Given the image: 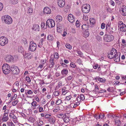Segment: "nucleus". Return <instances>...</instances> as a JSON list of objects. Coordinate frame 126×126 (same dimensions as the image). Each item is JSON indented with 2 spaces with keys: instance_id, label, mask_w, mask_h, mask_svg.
Instances as JSON below:
<instances>
[{
  "instance_id": "nucleus-31",
  "label": "nucleus",
  "mask_w": 126,
  "mask_h": 126,
  "mask_svg": "<svg viewBox=\"0 0 126 126\" xmlns=\"http://www.w3.org/2000/svg\"><path fill=\"white\" fill-rule=\"evenodd\" d=\"M47 39L49 40H52L53 39V36L51 35H48L47 37Z\"/></svg>"
},
{
  "instance_id": "nucleus-35",
  "label": "nucleus",
  "mask_w": 126,
  "mask_h": 126,
  "mask_svg": "<svg viewBox=\"0 0 126 126\" xmlns=\"http://www.w3.org/2000/svg\"><path fill=\"white\" fill-rule=\"evenodd\" d=\"M65 46L66 48L70 49H71L72 48V47L68 43L66 44L65 45Z\"/></svg>"
},
{
  "instance_id": "nucleus-55",
  "label": "nucleus",
  "mask_w": 126,
  "mask_h": 126,
  "mask_svg": "<svg viewBox=\"0 0 126 126\" xmlns=\"http://www.w3.org/2000/svg\"><path fill=\"white\" fill-rule=\"evenodd\" d=\"M26 79L27 81L28 82H30L31 81L30 78L29 77H26Z\"/></svg>"
},
{
  "instance_id": "nucleus-12",
  "label": "nucleus",
  "mask_w": 126,
  "mask_h": 126,
  "mask_svg": "<svg viewBox=\"0 0 126 126\" xmlns=\"http://www.w3.org/2000/svg\"><path fill=\"white\" fill-rule=\"evenodd\" d=\"M58 3L59 6L61 7H63L65 4L64 0H58Z\"/></svg>"
},
{
  "instance_id": "nucleus-17",
  "label": "nucleus",
  "mask_w": 126,
  "mask_h": 126,
  "mask_svg": "<svg viewBox=\"0 0 126 126\" xmlns=\"http://www.w3.org/2000/svg\"><path fill=\"white\" fill-rule=\"evenodd\" d=\"M1 19L2 20V21H3L5 22L6 24H7L8 23V15H5L2 16Z\"/></svg>"
},
{
  "instance_id": "nucleus-37",
  "label": "nucleus",
  "mask_w": 126,
  "mask_h": 126,
  "mask_svg": "<svg viewBox=\"0 0 126 126\" xmlns=\"http://www.w3.org/2000/svg\"><path fill=\"white\" fill-rule=\"evenodd\" d=\"M96 39L98 41H101L102 40L101 37L98 35L96 36Z\"/></svg>"
},
{
  "instance_id": "nucleus-25",
  "label": "nucleus",
  "mask_w": 126,
  "mask_h": 126,
  "mask_svg": "<svg viewBox=\"0 0 126 126\" xmlns=\"http://www.w3.org/2000/svg\"><path fill=\"white\" fill-rule=\"evenodd\" d=\"M56 20L58 22L61 21L62 20V16L59 15H58L56 17Z\"/></svg>"
},
{
  "instance_id": "nucleus-9",
  "label": "nucleus",
  "mask_w": 126,
  "mask_h": 126,
  "mask_svg": "<svg viewBox=\"0 0 126 126\" xmlns=\"http://www.w3.org/2000/svg\"><path fill=\"white\" fill-rule=\"evenodd\" d=\"M120 53L118 52L117 54L114 56L112 59H113L115 61L118 62L120 61Z\"/></svg>"
},
{
  "instance_id": "nucleus-60",
  "label": "nucleus",
  "mask_w": 126,
  "mask_h": 126,
  "mask_svg": "<svg viewBox=\"0 0 126 126\" xmlns=\"http://www.w3.org/2000/svg\"><path fill=\"white\" fill-rule=\"evenodd\" d=\"M73 78V76L72 75H71V76H68L67 77V79L68 80H71L72 79V78Z\"/></svg>"
},
{
  "instance_id": "nucleus-8",
  "label": "nucleus",
  "mask_w": 126,
  "mask_h": 126,
  "mask_svg": "<svg viewBox=\"0 0 126 126\" xmlns=\"http://www.w3.org/2000/svg\"><path fill=\"white\" fill-rule=\"evenodd\" d=\"M2 69L3 73L5 74H8V64L7 63H4L3 65Z\"/></svg>"
},
{
  "instance_id": "nucleus-53",
  "label": "nucleus",
  "mask_w": 126,
  "mask_h": 126,
  "mask_svg": "<svg viewBox=\"0 0 126 126\" xmlns=\"http://www.w3.org/2000/svg\"><path fill=\"white\" fill-rule=\"evenodd\" d=\"M9 116L11 118L15 119L16 116H15L13 113H10L9 114Z\"/></svg>"
},
{
  "instance_id": "nucleus-4",
  "label": "nucleus",
  "mask_w": 126,
  "mask_h": 126,
  "mask_svg": "<svg viewBox=\"0 0 126 126\" xmlns=\"http://www.w3.org/2000/svg\"><path fill=\"white\" fill-rule=\"evenodd\" d=\"M46 25L48 28H52L55 26V21L52 19H49L47 21Z\"/></svg>"
},
{
  "instance_id": "nucleus-45",
  "label": "nucleus",
  "mask_w": 126,
  "mask_h": 126,
  "mask_svg": "<svg viewBox=\"0 0 126 126\" xmlns=\"http://www.w3.org/2000/svg\"><path fill=\"white\" fill-rule=\"evenodd\" d=\"M111 27V26L110 23H108L106 25V29H108V28H109Z\"/></svg>"
},
{
  "instance_id": "nucleus-41",
  "label": "nucleus",
  "mask_w": 126,
  "mask_h": 126,
  "mask_svg": "<svg viewBox=\"0 0 126 126\" xmlns=\"http://www.w3.org/2000/svg\"><path fill=\"white\" fill-rule=\"evenodd\" d=\"M115 123L116 125L117 126H121V123L119 121H115Z\"/></svg>"
},
{
  "instance_id": "nucleus-64",
  "label": "nucleus",
  "mask_w": 126,
  "mask_h": 126,
  "mask_svg": "<svg viewBox=\"0 0 126 126\" xmlns=\"http://www.w3.org/2000/svg\"><path fill=\"white\" fill-rule=\"evenodd\" d=\"M101 28L102 29H104L105 27V24L104 23H102L101 24Z\"/></svg>"
},
{
  "instance_id": "nucleus-38",
  "label": "nucleus",
  "mask_w": 126,
  "mask_h": 126,
  "mask_svg": "<svg viewBox=\"0 0 126 126\" xmlns=\"http://www.w3.org/2000/svg\"><path fill=\"white\" fill-rule=\"evenodd\" d=\"M13 22V20L11 17L8 16V24H11Z\"/></svg>"
},
{
  "instance_id": "nucleus-48",
  "label": "nucleus",
  "mask_w": 126,
  "mask_h": 126,
  "mask_svg": "<svg viewBox=\"0 0 126 126\" xmlns=\"http://www.w3.org/2000/svg\"><path fill=\"white\" fill-rule=\"evenodd\" d=\"M51 115L50 113H46L45 115V117L46 118H48L51 116Z\"/></svg>"
},
{
  "instance_id": "nucleus-46",
  "label": "nucleus",
  "mask_w": 126,
  "mask_h": 126,
  "mask_svg": "<svg viewBox=\"0 0 126 126\" xmlns=\"http://www.w3.org/2000/svg\"><path fill=\"white\" fill-rule=\"evenodd\" d=\"M123 46L124 47L126 46V41L124 39H123L122 41Z\"/></svg>"
},
{
  "instance_id": "nucleus-20",
  "label": "nucleus",
  "mask_w": 126,
  "mask_h": 126,
  "mask_svg": "<svg viewBox=\"0 0 126 126\" xmlns=\"http://www.w3.org/2000/svg\"><path fill=\"white\" fill-rule=\"evenodd\" d=\"M68 72L67 69H64L62 71L61 73L63 75L66 76Z\"/></svg>"
},
{
  "instance_id": "nucleus-42",
  "label": "nucleus",
  "mask_w": 126,
  "mask_h": 126,
  "mask_svg": "<svg viewBox=\"0 0 126 126\" xmlns=\"http://www.w3.org/2000/svg\"><path fill=\"white\" fill-rule=\"evenodd\" d=\"M60 110V107L58 106L56 107L55 109L53 110L54 112H57V111Z\"/></svg>"
},
{
  "instance_id": "nucleus-49",
  "label": "nucleus",
  "mask_w": 126,
  "mask_h": 126,
  "mask_svg": "<svg viewBox=\"0 0 126 126\" xmlns=\"http://www.w3.org/2000/svg\"><path fill=\"white\" fill-rule=\"evenodd\" d=\"M59 92L58 91H56L54 92L53 93V94L55 96H58L59 94Z\"/></svg>"
},
{
  "instance_id": "nucleus-21",
  "label": "nucleus",
  "mask_w": 126,
  "mask_h": 126,
  "mask_svg": "<svg viewBox=\"0 0 126 126\" xmlns=\"http://www.w3.org/2000/svg\"><path fill=\"white\" fill-rule=\"evenodd\" d=\"M22 44L25 47H26L27 46V39L26 38H23L22 39Z\"/></svg>"
},
{
  "instance_id": "nucleus-39",
  "label": "nucleus",
  "mask_w": 126,
  "mask_h": 126,
  "mask_svg": "<svg viewBox=\"0 0 126 126\" xmlns=\"http://www.w3.org/2000/svg\"><path fill=\"white\" fill-rule=\"evenodd\" d=\"M54 57L55 59H58L59 58L58 53L56 52L54 53Z\"/></svg>"
},
{
  "instance_id": "nucleus-24",
  "label": "nucleus",
  "mask_w": 126,
  "mask_h": 126,
  "mask_svg": "<svg viewBox=\"0 0 126 126\" xmlns=\"http://www.w3.org/2000/svg\"><path fill=\"white\" fill-rule=\"evenodd\" d=\"M15 66L14 65L11 66H9V69H8V74L10 73L11 72L12 73L13 71H14V68Z\"/></svg>"
},
{
  "instance_id": "nucleus-3",
  "label": "nucleus",
  "mask_w": 126,
  "mask_h": 126,
  "mask_svg": "<svg viewBox=\"0 0 126 126\" xmlns=\"http://www.w3.org/2000/svg\"><path fill=\"white\" fill-rule=\"evenodd\" d=\"M90 6L88 4H85L83 5L82 8V11L85 13H88L90 11Z\"/></svg>"
},
{
  "instance_id": "nucleus-32",
  "label": "nucleus",
  "mask_w": 126,
  "mask_h": 126,
  "mask_svg": "<svg viewBox=\"0 0 126 126\" xmlns=\"http://www.w3.org/2000/svg\"><path fill=\"white\" fill-rule=\"evenodd\" d=\"M90 22L91 24L92 25L94 24L95 22V19L93 18H91L90 19Z\"/></svg>"
},
{
  "instance_id": "nucleus-10",
  "label": "nucleus",
  "mask_w": 126,
  "mask_h": 126,
  "mask_svg": "<svg viewBox=\"0 0 126 126\" xmlns=\"http://www.w3.org/2000/svg\"><path fill=\"white\" fill-rule=\"evenodd\" d=\"M68 19L70 22L71 23L74 22L75 20L74 16L71 14H69L68 15Z\"/></svg>"
},
{
  "instance_id": "nucleus-30",
  "label": "nucleus",
  "mask_w": 126,
  "mask_h": 126,
  "mask_svg": "<svg viewBox=\"0 0 126 126\" xmlns=\"http://www.w3.org/2000/svg\"><path fill=\"white\" fill-rule=\"evenodd\" d=\"M49 121L51 123H53L55 122V120L54 118L51 117L49 118Z\"/></svg>"
},
{
  "instance_id": "nucleus-18",
  "label": "nucleus",
  "mask_w": 126,
  "mask_h": 126,
  "mask_svg": "<svg viewBox=\"0 0 126 126\" xmlns=\"http://www.w3.org/2000/svg\"><path fill=\"white\" fill-rule=\"evenodd\" d=\"M49 62L51 63V64L49 66L50 67H53L55 64L54 62V58H50V59Z\"/></svg>"
},
{
  "instance_id": "nucleus-1",
  "label": "nucleus",
  "mask_w": 126,
  "mask_h": 126,
  "mask_svg": "<svg viewBox=\"0 0 126 126\" xmlns=\"http://www.w3.org/2000/svg\"><path fill=\"white\" fill-rule=\"evenodd\" d=\"M118 27L120 29L119 33L124 32L126 31V26L121 21H120L118 23Z\"/></svg>"
},
{
  "instance_id": "nucleus-61",
  "label": "nucleus",
  "mask_w": 126,
  "mask_h": 126,
  "mask_svg": "<svg viewBox=\"0 0 126 126\" xmlns=\"http://www.w3.org/2000/svg\"><path fill=\"white\" fill-rule=\"evenodd\" d=\"M76 25L77 27H79L80 26L79 22L78 20H77L76 21Z\"/></svg>"
},
{
  "instance_id": "nucleus-43",
  "label": "nucleus",
  "mask_w": 126,
  "mask_h": 126,
  "mask_svg": "<svg viewBox=\"0 0 126 126\" xmlns=\"http://www.w3.org/2000/svg\"><path fill=\"white\" fill-rule=\"evenodd\" d=\"M62 103V100L60 99H58L56 101V103L57 105L60 104Z\"/></svg>"
},
{
  "instance_id": "nucleus-54",
  "label": "nucleus",
  "mask_w": 126,
  "mask_h": 126,
  "mask_svg": "<svg viewBox=\"0 0 126 126\" xmlns=\"http://www.w3.org/2000/svg\"><path fill=\"white\" fill-rule=\"evenodd\" d=\"M57 31L59 33H60L62 31V28L59 27H57Z\"/></svg>"
},
{
  "instance_id": "nucleus-28",
  "label": "nucleus",
  "mask_w": 126,
  "mask_h": 126,
  "mask_svg": "<svg viewBox=\"0 0 126 126\" xmlns=\"http://www.w3.org/2000/svg\"><path fill=\"white\" fill-rule=\"evenodd\" d=\"M18 0H10V3L13 4H15L18 3Z\"/></svg>"
},
{
  "instance_id": "nucleus-27",
  "label": "nucleus",
  "mask_w": 126,
  "mask_h": 126,
  "mask_svg": "<svg viewBox=\"0 0 126 126\" xmlns=\"http://www.w3.org/2000/svg\"><path fill=\"white\" fill-rule=\"evenodd\" d=\"M82 29L83 30H88V26L86 24H83L81 26Z\"/></svg>"
},
{
  "instance_id": "nucleus-26",
  "label": "nucleus",
  "mask_w": 126,
  "mask_h": 126,
  "mask_svg": "<svg viewBox=\"0 0 126 126\" xmlns=\"http://www.w3.org/2000/svg\"><path fill=\"white\" fill-rule=\"evenodd\" d=\"M14 61V58L11 55L8 56V62H13Z\"/></svg>"
},
{
  "instance_id": "nucleus-59",
  "label": "nucleus",
  "mask_w": 126,
  "mask_h": 126,
  "mask_svg": "<svg viewBox=\"0 0 126 126\" xmlns=\"http://www.w3.org/2000/svg\"><path fill=\"white\" fill-rule=\"evenodd\" d=\"M70 66L71 67L73 68H75L76 66V65L73 63H71L70 64Z\"/></svg>"
},
{
  "instance_id": "nucleus-52",
  "label": "nucleus",
  "mask_w": 126,
  "mask_h": 126,
  "mask_svg": "<svg viewBox=\"0 0 126 126\" xmlns=\"http://www.w3.org/2000/svg\"><path fill=\"white\" fill-rule=\"evenodd\" d=\"M8 75L9 77V80H12L13 79L14 75L12 74L11 75H10V74H9V75L8 74Z\"/></svg>"
},
{
  "instance_id": "nucleus-16",
  "label": "nucleus",
  "mask_w": 126,
  "mask_h": 126,
  "mask_svg": "<svg viewBox=\"0 0 126 126\" xmlns=\"http://www.w3.org/2000/svg\"><path fill=\"white\" fill-rule=\"evenodd\" d=\"M32 29L34 31H39L40 30L39 26L38 25L34 24L33 26Z\"/></svg>"
},
{
  "instance_id": "nucleus-58",
  "label": "nucleus",
  "mask_w": 126,
  "mask_h": 126,
  "mask_svg": "<svg viewBox=\"0 0 126 126\" xmlns=\"http://www.w3.org/2000/svg\"><path fill=\"white\" fill-rule=\"evenodd\" d=\"M71 98V95L67 96L66 97V100H69Z\"/></svg>"
},
{
  "instance_id": "nucleus-19",
  "label": "nucleus",
  "mask_w": 126,
  "mask_h": 126,
  "mask_svg": "<svg viewBox=\"0 0 126 126\" xmlns=\"http://www.w3.org/2000/svg\"><path fill=\"white\" fill-rule=\"evenodd\" d=\"M107 32L110 34H112L114 33V31L113 30V28L111 27L108 29H106Z\"/></svg>"
},
{
  "instance_id": "nucleus-63",
  "label": "nucleus",
  "mask_w": 126,
  "mask_h": 126,
  "mask_svg": "<svg viewBox=\"0 0 126 126\" xmlns=\"http://www.w3.org/2000/svg\"><path fill=\"white\" fill-rule=\"evenodd\" d=\"M33 93L32 91L31 90H29L27 92V94H32Z\"/></svg>"
},
{
  "instance_id": "nucleus-56",
  "label": "nucleus",
  "mask_w": 126,
  "mask_h": 126,
  "mask_svg": "<svg viewBox=\"0 0 126 126\" xmlns=\"http://www.w3.org/2000/svg\"><path fill=\"white\" fill-rule=\"evenodd\" d=\"M33 106H35L37 105V103L35 101H33L31 104Z\"/></svg>"
},
{
  "instance_id": "nucleus-57",
  "label": "nucleus",
  "mask_w": 126,
  "mask_h": 126,
  "mask_svg": "<svg viewBox=\"0 0 126 126\" xmlns=\"http://www.w3.org/2000/svg\"><path fill=\"white\" fill-rule=\"evenodd\" d=\"M106 116H107L109 118H113L114 117V116L113 115H111L110 114H107L106 115Z\"/></svg>"
},
{
  "instance_id": "nucleus-2",
  "label": "nucleus",
  "mask_w": 126,
  "mask_h": 126,
  "mask_svg": "<svg viewBox=\"0 0 126 126\" xmlns=\"http://www.w3.org/2000/svg\"><path fill=\"white\" fill-rule=\"evenodd\" d=\"M117 53V50L115 48H112L110 51L108 53L107 56L108 58L111 59Z\"/></svg>"
},
{
  "instance_id": "nucleus-11",
  "label": "nucleus",
  "mask_w": 126,
  "mask_h": 126,
  "mask_svg": "<svg viewBox=\"0 0 126 126\" xmlns=\"http://www.w3.org/2000/svg\"><path fill=\"white\" fill-rule=\"evenodd\" d=\"M8 110L7 111L5 110L4 111V115L2 119V120L3 121H6L8 120Z\"/></svg>"
},
{
  "instance_id": "nucleus-23",
  "label": "nucleus",
  "mask_w": 126,
  "mask_h": 126,
  "mask_svg": "<svg viewBox=\"0 0 126 126\" xmlns=\"http://www.w3.org/2000/svg\"><path fill=\"white\" fill-rule=\"evenodd\" d=\"M27 13L28 14L31 15L33 12V10L31 6H29L28 8Z\"/></svg>"
},
{
  "instance_id": "nucleus-7",
  "label": "nucleus",
  "mask_w": 126,
  "mask_h": 126,
  "mask_svg": "<svg viewBox=\"0 0 126 126\" xmlns=\"http://www.w3.org/2000/svg\"><path fill=\"white\" fill-rule=\"evenodd\" d=\"M104 38L106 41L109 42L113 40L114 37L112 35H106Z\"/></svg>"
},
{
  "instance_id": "nucleus-44",
  "label": "nucleus",
  "mask_w": 126,
  "mask_h": 126,
  "mask_svg": "<svg viewBox=\"0 0 126 126\" xmlns=\"http://www.w3.org/2000/svg\"><path fill=\"white\" fill-rule=\"evenodd\" d=\"M18 102V100L16 99L15 101H14L12 102V105L13 106L16 105Z\"/></svg>"
},
{
  "instance_id": "nucleus-47",
  "label": "nucleus",
  "mask_w": 126,
  "mask_h": 126,
  "mask_svg": "<svg viewBox=\"0 0 126 126\" xmlns=\"http://www.w3.org/2000/svg\"><path fill=\"white\" fill-rule=\"evenodd\" d=\"M79 99H80L82 100H83L85 99L84 95L83 94H81L79 96Z\"/></svg>"
},
{
  "instance_id": "nucleus-62",
  "label": "nucleus",
  "mask_w": 126,
  "mask_h": 126,
  "mask_svg": "<svg viewBox=\"0 0 126 126\" xmlns=\"http://www.w3.org/2000/svg\"><path fill=\"white\" fill-rule=\"evenodd\" d=\"M99 89L98 86L97 85L95 86V89L93 91L94 92H97V90H98Z\"/></svg>"
},
{
  "instance_id": "nucleus-33",
  "label": "nucleus",
  "mask_w": 126,
  "mask_h": 126,
  "mask_svg": "<svg viewBox=\"0 0 126 126\" xmlns=\"http://www.w3.org/2000/svg\"><path fill=\"white\" fill-rule=\"evenodd\" d=\"M41 26L42 28H44V29H46L47 28V26L46 25V26H45L44 22H42L41 23Z\"/></svg>"
},
{
  "instance_id": "nucleus-15",
  "label": "nucleus",
  "mask_w": 126,
  "mask_h": 126,
  "mask_svg": "<svg viewBox=\"0 0 126 126\" xmlns=\"http://www.w3.org/2000/svg\"><path fill=\"white\" fill-rule=\"evenodd\" d=\"M44 13L47 14H49L51 13V10L48 7H45L44 9Z\"/></svg>"
},
{
  "instance_id": "nucleus-34",
  "label": "nucleus",
  "mask_w": 126,
  "mask_h": 126,
  "mask_svg": "<svg viewBox=\"0 0 126 126\" xmlns=\"http://www.w3.org/2000/svg\"><path fill=\"white\" fill-rule=\"evenodd\" d=\"M18 50L20 52H22V51H23V49L22 47L21 46H19L18 47Z\"/></svg>"
},
{
  "instance_id": "nucleus-22",
  "label": "nucleus",
  "mask_w": 126,
  "mask_h": 126,
  "mask_svg": "<svg viewBox=\"0 0 126 126\" xmlns=\"http://www.w3.org/2000/svg\"><path fill=\"white\" fill-rule=\"evenodd\" d=\"M89 34V32L88 30L85 31L83 32V36L85 38L88 37Z\"/></svg>"
},
{
  "instance_id": "nucleus-51",
  "label": "nucleus",
  "mask_w": 126,
  "mask_h": 126,
  "mask_svg": "<svg viewBox=\"0 0 126 126\" xmlns=\"http://www.w3.org/2000/svg\"><path fill=\"white\" fill-rule=\"evenodd\" d=\"M78 56L81 57L83 55V53L80 51H77V52Z\"/></svg>"
},
{
  "instance_id": "nucleus-50",
  "label": "nucleus",
  "mask_w": 126,
  "mask_h": 126,
  "mask_svg": "<svg viewBox=\"0 0 126 126\" xmlns=\"http://www.w3.org/2000/svg\"><path fill=\"white\" fill-rule=\"evenodd\" d=\"M44 124V123L43 122V121L41 120H39V122L38 123V126H41L42 125Z\"/></svg>"
},
{
  "instance_id": "nucleus-13",
  "label": "nucleus",
  "mask_w": 126,
  "mask_h": 126,
  "mask_svg": "<svg viewBox=\"0 0 126 126\" xmlns=\"http://www.w3.org/2000/svg\"><path fill=\"white\" fill-rule=\"evenodd\" d=\"M121 9L122 11V14L124 16H126V6L123 5Z\"/></svg>"
},
{
  "instance_id": "nucleus-14",
  "label": "nucleus",
  "mask_w": 126,
  "mask_h": 126,
  "mask_svg": "<svg viewBox=\"0 0 126 126\" xmlns=\"http://www.w3.org/2000/svg\"><path fill=\"white\" fill-rule=\"evenodd\" d=\"M14 71H13L11 74L14 75V74H17L19 72V70L16 66H15L14 68Z\"/></svg>"
},
{
  "instance_id": "nucleus-29",
  "label": "nucleus",
  "mask_w": 126,
  "mask_h": 126,
  "mask_svg": "<svg viewBox=\"0 0 126 126\" xmlns=\"http://www.w3.org/2000/svg\"><path fill=\"white\" fill-rule=\"evenodd\" d=\"M63 120L64 122L66 123H68L69 121V117L65 116L63 118Z\"/></svg>"
},
{
  "instance_id": "nucleus-5",
  "label": "nucleus",
  "mask_w": 126,
  "mask_h": 126,
  "mask_svg": "<svg viewBox=\"0 0 126 126\" xmlns=\"http://www.w3.org/2000/svg\"><path fill=\"white\" fill-rule=\"evenodd\" d=\"M37 45L36 44L31 41L30 42V45L29 47V50L31 51H35L36 49Z\"/></svg>"
},
{
  "instance_id": "nucleus-40",
  "label": "nucleus",
  "mask_w": 126,
  "mask_h": 126,
  "mask_svg": "<svg viewBox=\"0 0 126 126\" xmlns=\"http://www.w3.org/2000/svg\"><path fill=\"white\" fill-rule=\"evenodd\" d=\"M65 115L64 114H61L58 115V117L59 118H63L65 116Z\"/></svg>"
},
{
  "instance_id": "nucleus-6",
  "label": "nucleus",
  "mask_w": 126,
  "mask_h": 126,
  "mask_svg": "<svg viewBox=\"0 0 126 126\" xmlns=\"http://www.w3.org/2000/svg\"><path fill=\"white\" fill-rule=\"evenodd\" d=\"M8 42V39L4 36H2L0 38V44L2 46H4Z\"/></svg>"
},
{
  "instance_id": "nucleus-36",
  "label": "nucleus",
  "mask_w": 126,
  "mask_h": 126,
  "mask_svg": "<svg viewBox=\"0 0 126 126\" xmlns=\"http://www.w3.org/2000/svg\"><path fill=\"white\" fill-rule=\"evenodd\" d=\"M98 80L101 82H105L106 80L105 78L103 79L102 78H99L98 79Z\"/></svg>"
}]
</instances>
